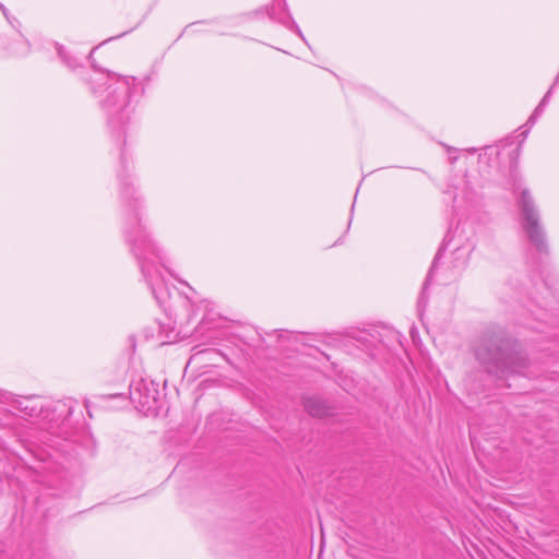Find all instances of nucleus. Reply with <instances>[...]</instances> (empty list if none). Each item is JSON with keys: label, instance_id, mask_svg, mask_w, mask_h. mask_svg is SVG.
<instances>
[{"label": "nucleus", "instance_id": "1", "mask_svg": "<svg viewBox=\"0 0 559 559\" xmlns=\"http://www.w3.org/2000/svg\"><path fill=\"white\" fill-rule=\"evenodd\" d=\"M472 350L486 372L502 378L520 373L528 366L518 342L499 326H488L475 340Z\"/></svg>", "mask_w": 559, "mask_h": 559}, {"label": "nucleus", "instance_id": "2", "mask_svg": "<svg viewBox=\"0 0 559 559\" xmlns=\"http://www.w3.org/2000/svg\"><path fill=\"white\" fill-rule=\"evenodd\" d=\"M521 228L530 243L540 253L548 251L546 234L539 211L527 189L522 190L518 199Z\"/></svg>", "mask_w": 559, "mask_h": 559}, {"label": "nucleus", "instance_id": "3", "mask_svg": "<svg viewBox=\"0 0 559 559\" xmlns=\"http://www.w3.org/2000/svg\"><path fill=\"white\" fill-rule=\"evenodd\" d=\"M304 407L312 417L323 418L333 415V407L319 396L305 397Z\"/></svg>", "mask_w": 559, "mask_h": 559}, {"label": "nucleus", "instance_id": "4", "mask_svg": "<svg viewBox=\"0 0 559 559\" xmlns=\"http://www.w3.org/2000/svg\"><path fill=\"white\" fill-rule=\"evenodd\" d=\"M127 95H128V88L123 90L121 93H119V95L112 96V99L108 97L105 100V106L107 108H111L115 106H119L120 108H123L127 105Z\"/></svg>", "mask_w": 559, "mask_h": 559}, {"label": "nucleus", "instance_id": "5", "mask_svg": "<svg viewBox=\"0 0 559 559\" xmlns=\"http://www.w3.org/2000/svg\"><path fill=\"white\" fill-rule=\"evenodd\" d=\"M552 90H554V85L550 87L548 93L544 96V98L542 99V102L539 103L537 108L534 110V112L530 117L527 123H534V121L536 120L537 116L540 114L543 107L546 105V103L548 100V97H549L550 93L552 92Z\"/></svg>", "mask_w": 559, "mask_h": 559}, {"label": "nucleus", "instance_id": "6", "mask_svg": "<svg viewBox=\"0 0 559 559\" xmlns=\"http://www.w3.org/2000/svg\"><path fill=\"white\" fill-rule=\"evenodd\" d=\"M138 391H139V389H135V390H134V391H132V393H131V396H132V400H133V401H135V400H136V399H135V394H136V392H138Z\"/></svg>", "mask_w": 559, "mask_h": 559}, {"label": "nucleus", "instance_id": "7", "mask_svg": "<svg viewBox=\"0 0 559 559\" xmlns=\"http://www.w3.org/2000/svg\"><path fill=\"white\" fill-rule=\"evenodd\" d=\"M139 404H142L144 406L145 404H147V402L139 401Z\"/></svg>", "mask_w": 559, "mask_h": 559}]
</instances>
